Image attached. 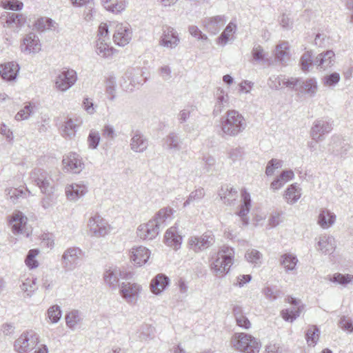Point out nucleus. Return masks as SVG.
Wrapping results in <instances>:
<instances>
[{"label":"nucleus","instance_id":"obj_17","mask_svg":"<svg viewBox=\"0 0 353 353\" xmlns=\"http://www.w3.org/2000/svg\"><path fill=\"white\" fill-rule=\"evenodd\" d=\"M64 168L75 174L80 173L84 168L81 157L76 152H70L62 160Z\"/></svg>","mask_w":353,"mask_h":353},{"label":"nucleus","instance_id":"obj_49","mask_svg":"<svg viewBox=\"0 0 353 353\" xmlns=\"http://www.w3.org/2000/svg\"><path fill=\"white\" fill-rule=\"evenodd\" d=\"M27 191V189L24 191L23 189L19 188H7L6 190V194L13 203L17 202L20 198L26 197Z\"/></svg>","mask_w":353,"mask_h":353},{"label":"nucleus","instance_id":"obj_41","mask_svg":"<svg viewBox=\"0 0 353 353\" xmlns=\"http://www.w3.org/2000/svg\"><path fill=\"white\" fill-rule=\"evenodd\" d=\"M236 29V23L230 21L228 24L223 32L219 37V43H221V45H225L227 42L229 41L230 36L235 32Z\"/></svg>","mask_w":353,"mask_h":353},{"label":"nucleus","instance_id":"obj_20","mask_svg":"<svg viewBox=\"0 0 353 353\" xmlns=\"http://www.w3.org/2000/svg\"><path fill=\"white\" fill-rule=\"evenodd\" d=\"M179 43V38L175 30L170 26L163 28L160 44L168 48H174Z\"/></svg>","mask_w":353,"mask_h":353},{"label":"nucleus","instance_id":"obj_53","mask_svg":"<svg viewBox=\"0 0 353 353\" xmlns=\"http://www.w3.org/2000/svg\"><path fill=\"white\" fill-rule=\"evenodd\" d=\"M155 329L150 325H144L141 328L139 338L141 341H148L154 336Z\"/></svg>","mask_w":353,"mask_h":353},{"label":"nucleus","instance_id":"obj_24","mask_svg":"<svg viewBox=\"0 0 353 353\" xmlns=\"http://www.w3.org/2000/svg\"><path fill=\"white\" fill-rule=\"evenodd\" d=\"M226 17L224 15H217L205 18L203 21L206 30L211 34H216L226 23Z\"/></svg>","mask_w":353,"mask_h":353},{"label":"nucleus","instance_id":"obj_55","mask_svg":"<svg viewBox=\"0 0 353 353\" xmlns=\"http://www.w3.org/2000/svg\"><path fill=\"white\" fill-rule=\"evenodd\" d=\"M116 79L114 77H109L105 82V91L109 95V99L113 101L115 98Z\"/></svg>","mask_w":353,"mask_h":353},{"label":"nucleus","instance_id":"obj_45","mask_svg":"<svg viewBox=\"0 0 353 353\" xmlns=\"http://www.w3.org/2000/svg\"><path fill=\"white\" fill-rule=\"evenodd\" d=\"M340 80L341 76L339 73L334 72L330 74L325 75L322 78L321 81L323 85L332 88L336 86Z\"/></svg>","mask_w":353,"mask_h":353},{"label":"nucleus","instance_id":"obj_36","mask_svg":"<svg viewBox=\"0 0 353 353\" xmlns=\"http://www.w3.org/2000/svg\"><path fill=\"white\" fill-rule=\"evenodd\" d=\"M103 6L109 12L118 14L124 10L127 3L125 0H101Z\"/></svg>","mask_w":353,"mask_h":353},{"label":"nucleus","instance_id":"obj_10","mask_svg":"<svg viewBox=\"0 0 353 353\" xmlns=\"http://www.w3.org/2000/svg\"><path fill=\"white\" fill-rule=\"evenodd\" d=\"M285 301L290 305H293V307L289 309L283 310L281 312V315L285 321L292 322L299 317L301 313L303 311L304 305L301 303L299 299H296L291 296H288L285 299Z\"/></svg>","mask_w":353,"mask_h":353},{"label":"nucleus","instance_id":"obj_11","mask_svg":"<svg viewBox=\"0 0 353 353\" xmlns=\"http://www.w3.org/2000/svg\"><path fill=\"white\" fill-rule=\"evenodd\" d=\"M88 225L92 235L96 237L103 236L109 232L108 223L99 214L92 216L89 219Z\"/></svg>","mask_w":353,"mask_h":353},{"label":"nucleus","instance_id":"obj_1","mask_svg":"<svg viewBox=\"0 0 353 353\" xmlns=\"http://www.w3.org/2000/svg\"><path fill=\"white\" fill-rule=\"evenodd\" d=\"M172 209L164 208L156 213L153 219L148 223L141 224L137 230V236L143 240H152L159 234L160 228L163 227L164 222L170 217Z\"/></svg>","mask_w":353,"mask_h":353},{"label":"nucleus","instance_id":"obj_29","mask_svg":"<svg viewBox=\"0 0 353 353\" xmlns=\"http://www.w3.org/2000/svg\"><path fill=\"white\" fill-rule=\"evenodd\" d=\"M182 139L178 134L174 132H170L164 139L163 147L167 150L173 152L181 150Z\"/></svg>","mask_w":353,"mask_h":353},{"label":"nucleus","instance_id":"obj_9","mask_svg":"<svg viewBox=\"0 0 353 353\" xmlns=\"http://www.w3.org/2000/svg\"><path fill=\"white\" fill-rule=\"evenodd\" d=\"M119 294L128 303H135L141 292V286L136 283L123 282L120 284Z\"/></svg>","mask_w":353,"mask_h":353},{"label":"nucleus","instance_id":"obj_35","mask_svg":"<svg viewBox=\"0 0 353 353\" xmlns=\"http://www.w3.org/2000/svg\"><path fill=\"white\" fill-rule=\"evenodd\" d=\"M298 259L292 253H285L281 256L280 264L284 268L286 272H291L296 270Z\"/></svg>","mask_w":353,"mask_h":353},{"label":"nucleus","instance_id":"obj_18","mask_svg":"<svg viewBox=\"0 0 353 353\" xmlns=\"http://www.w3.org/2000/svg\"><path fill=\"white\" fill-rule=\"evenodd\" d=\"M19 65L15 61H10L0 65V76L7 82L14 81L19 72Z\"/></svg>","mask_w":353,"mask_h":353},{"label":"nucleus","instance_id":"obj_33","mask_svg":"<svg viewBox=\"0 0 353 353\" xmlns=\"http://www.w3.org/2000/svg\"><path fill=\"white\" fill-rule=\"evenodd\" d=\"M164 238L165 243L175 249H178L182 242V236L178 234L175 227L167 230Z\"/></svg>","mask_w":353,"mask_h":353},{"label":"nucleus","instance_id":"obj_6","mask_svg":"<svg viewBox=\"0 0 353 353\" xmlns=\"http://www.w3.org/2000/svg\"><path fill=\"white\" fill-rule=\"evenodd\" d=\"M39 343V336L32 330L23 332L14 343V350L18 353H28Z\"/></svg>","mask_w":353,"mask_h":353},{"label":"nucleus","instance_id":"obj_39","mask_svg":"<svg viewBox=\"0 0 353 353\" xmlns=\"http://www.w3.org/2000/svg\"><path fill=\"white\" fill-rule=\"evenodd\" d=\"M81 321V313L79 310H72L65 315L66 325L72 330H74Z\"/></svg>","mask_w":353,"mask_h":353},{"label":"nucleus","instance_id":"obj_59","mask_svg":"<svg viewBox=\"0 0 353 353\" xmlns=\"http://www.w3.org/2000/svg\"><path fill=\"white\" fill-rule=\"evenodd\" d=\"M101 134L103 138L110 141H114L117 136L114 127L109 124H105L101 130Z\"/></svg>","mask_w":353,"mask_h":353},{"label":"nucleus","instance_id":"obj_40","mask_svg":"<svg viewBox=\"0 0 353 353\" xmlns=\"http://www.w3.org/2000/svg\"><path fill=\"white\" fill-rule=\"evenodd\" d=\"M96 48L97 54L103 58L110 57L113 52V48L108 45L105 40L97 41Z\"/></svg>","mask_w":353,"mask_h":353},{"label":"nucleus","instance_id":"obj_5","mask_svg":"<svg viewBox=\"0 0 353 353\" xmlns=\"http://www.w3.org/2000/svg\"><path fill=\"white\" fill-rule=\"evenodd\" d=\"M30 179L42 193L50 196L54 192V180L50 172L41 168H35L30 173Z\"/></svg>","mask_w":353,"mask_h":353},{"label":"nucleus","instance_id":"obj_46","mask_svg":"<svg viewBox=\"0 0 353 353\" xmlns=\"http://www.w3.org/2000/svg\"><path fill=\"white\" fill-rule=\"evenodd\" d=\"M101 141L100 133L94 129H92L88 137V145L90 149L95 150L98 148Z\"/></svg>","mask_w":353,"mask_h":353},{"label":"nucleus","instance_id":"obj_16","mask_svg":"<svg viewBox=\"0 0 353 353\" xmlns=\"http://www.w3.org/2000/svg\"><path fill=\"white\" fill-rule=\"evenodd\" d=\"M149 146L148 139L139 130L132 132L130 141L131 150L136 153H143Z\"/></svg>","mask_w":353,"mask_h":353},{"label":"nucleus","instance_id":"obj_31","mask_svg":"<svg viewBox=\"0 0 353 353\" xmlns=\"http://www.w3.org/2000/svg\"><path fill=\"white\" fill-rule=\"evenodd\" d=\"M336 221V215L330 210L323 208L320 210L318 224L323 229L330 228Z\"/></svg>","mask_w":353,"mask_h":353},{"label":"nucleus","instance_id":"obj_13","mask_svg":"<svg viewBox=\"0 0 353 353\" xmlns=\"http://www.w3.org/2000/svg\"><path fill=\"white\" fill-rule=\"evenodd\" d=\"M113 35L114 42L119 46H125L132 39V30L128 23H116Z\"/></svg>","mask_w":353,"mask_h":353},{"label":"nucleus","instance_id":"obj_34","mask_svg":"<svg viewBox=\"0 0 353 353\" xmlns=\"http://www.w3.org/2000/svg\"><path fill=\"white\" fill-rule=\"evenodd\" d=\"M318 250L323 254H330L333 252L335 249V240L332 236H321L318 241Z\"/></svg>","mask_w":353,"mask_h":353},{"label":"nucleus","instance_id":"obj_32","mask_svg":"<svg viewBox=\"0 0 353 353\" xmlns=\"http://www.w3.org/2000/svg\"><path fill=\"white\" fill-rule=\"evenodd\" d=\"M301 194V188L296 183H293L286 189L283 198L288 204L293 205L298 201Z\"/></svg>","mask_w":353,"mask_h":353},{"label":"nucleus","instance_id":"obj_56","mask_svg":"<svg viewBox=\"0 0 353 353\" xmlns=\"http://www.w3.org/2000/svg\"><path fill=\"white\" fill-rule=\"evenodd\" d=\"M48 317L52 323H57L61 316V311L58 305H52L48 310Z\"/></svg>","mask_w":353,"mask_h":353},{"label":"nucleus","instance_id":"obj_52","mask_svg":"<svg viewBox=\"0 0 353 353\" xmlns=\"http://www.w3.org/2000/svg\"><path fill=\"white\" fill-rule=\"evenodd\" d=\"M301 70L306 72L309 71L310 67L314 64L312 59V53L311 51H307L303 54L300 59Z\"/></svg>","mask_w":353,"mask_h":353},{"label":"nucleus","instance_id":"obj_14","mask_svg":"<svg viewBox=\"0 0 353 353\" xmlns=\"http://www.w3.org/2000/svg\"><path fill=\"white\" fill-rule=\"evenodd\" d=\"M77 79V72L74 70H68L62 71L56 77V88L61 92L66 91L75 83Z\"/></svg>","mask_w":353,"mask_h":353},{"label":"nucleus","instance_id":"obj_48","mask_svg":"<svg viewBox=\"0 0 353 353\" xmlns=\"http://www.w3.org/2000/svg\"><path fill=\"white\" fill-rule=\"evenodd\" d=\"M205 196L204 189L202 188H199L192 191L187 200L184 202L183 206L186 207L193 202H199Z\"/></svg>","mask_w":353,"mask_h":353},{"label":"nucleus","instance_id":"obj_22","mask_svg":"<svg viewBox=\"0 0 353 353\" xmlns=\"http://www.w3.org/2000/svg\"><path fill=\"white\" fill-rule=\"evenodd\" d=\"M28 219L23 212L19 210L14 211L10 216V224L12 231L14 234H22L26 225Z\"/></svg>","mask_w":353,"mask_h":353},{"label":"nucleus","instance_id":"obj_30","mask_svg":"<svg viewBox=\"0 0 353 353\" xmlns=\"http://www.w3.org/2000/svg\"><path fill=\"white\" fill-rule=\"evenodd\" d=\"M242 203L241 204L240 210L237 212V215L241 217L243 224L247 225L249 220L246 216L249 213L251 206V199L250 194L243 190L241 192Z\"/></svg>","mask_w":353,"mask_h":353},{"label":"nucleus","instance_id":"obj_21","mask_svg":"<svg viewBox=\"0 0 353 353\" xmlns=\"http://www.w3.org/2000/svg\"><path fill=\"white\" fill-rule=\"evenodd\" d=\"M21 51L26 53H37L41 50L39 37L34 33L27 34L23 39L21 46Z\"/></svg>","mask_w":353,"mask_h":353},{"label":"nucleus","instance_id":"obj_58","mask_svg":"<svg viewBox=\"0 0 353 353\" xmlns=\"http://www.w3.org/2000/svg\"><path fill=\"white\" fill-rule=\"evenodd\" d=\"M53 21L49 18L41 17L37 19L34 23L36 29L43 32L47 29H50L52 26Z\"/></svg>","mask_w":353,"mask_h":353},{"label":"nucleus","instance_id":"obj_38","mask_svg":"<svg viewBox=\"0 0 353 353\" xmlns=\"http://www.w3.org/2000/svg\"><path fill=\"white\" fill-rule=\"evenodd\" d=\"M216 103L214 107V112L216 114L222 111V108L228 104V95L223 89L218 88L216 92Z\"/></svg>","mask_w":353,"mask_h":353},{"label":"nucleus","instance_id":"obj_50","mask_svg":"<svg viewBox=\"0 0 353 353\" xmlns=\"http://www.w3.org/2000/svg\"><path fill=\"white\" fill-rule=\"evenodd\" d=\"M245 257L248 262L255 265H260L261 264L262 254L255 249L248 250L245 253Z\"/></svg>","mask_w":353,"mask_h":353},{"label":"nucleus","instance_id":"obj_44","mask_svg":"<svg viewBox=\"0 0 353 353\" xmlns=\"http://www.w3.org/2000/svg\"><path fill=\"white\" fill-rule=\"evenodd\" d=\"M289 46L288 42H283L276 47L275 58L276 60L283 62L285 61L288 56Z\"/></svg>","mask_w":353,"mask_h":353},{"label":"nucleus","instance_id":"obj_62","mask_svg":"<svg viewBox=\"0 0 353 353\" xmlns=\"http://www.w3.org/2000/svg\"><path fill=\"white\" fill-rule=\"evenodd\" d=\"M283 165V161L279 160L276 159H272L268 163L266 166L265 169V174L268 176H272L274 170L276 169L280 168L282 167Z\"/></svg>","mask_w":353,"mask_h":353},{"label":"nucleus","instance_id":"obj_42","mask_svg":"<svg viewBox=\"0 0 353 353\" xmlns=\"http://www.w3.org/2000/svg\"><path fill=\"white\" fill-rule=\"evenodd\" d=\"M320 334L319 328L315 325L310 326L305 334V339L309 345L314 346L317 343Z\"/></svg>","mask_w":353,"mask_h":353},{"label":"nucleus","instance_id":"obj_54","mask_svg":"<svg viewBox=\"0 0 353 353\" xmlns=\"http://www.w3.org/2000/svg\"><path fill=\"white\" fill-rule=\"evenodd\" d=\"M330 281L341 285H346L353 280V275L342 274L341 273H335L330 279Z\"/></svg>","mask_w":353,"mask_h":353},{"label":"nucleus","instance_id":"obj_57","mask_svg":"<svg viewBox=\"0 0 353 353\" xmlns=\"http://www.w3.org/2000/svg\"><path fill=\"white\" fill-rule=\"evenodd\" d=\"M39 254V250L37 249H32L29 250L25 262L27 266H28L30 268L33 269L38 266L39 263L35 259L36 256Z\"/></svg>","mask_w":353,"mask_h":353},{"label":"nucleus","instance_id":"obj_23","mask_svg":"<svg viewBox=\"0 0 353 353\" xmlns=\"http://www.w3.org/2000/svg\"><path fill=\"white\" fill-rule=\"evenodd\" d=\"M335 54L332 50H327L319 54L314 60V65L320 69L325 70L334 65Z\"/></svg>","mask_w":353,"mask_h":353},{"label":"nucleus","instance_id":"obj_8","mask_svg":"<svg viewBox=\"0 0 353 353\" xmlns=\"http://www.w3.org/2000/svg\"><path fill=\"white\" fill-rule=\"evenodd\" d=\"M81 250L79 248L72 247L66 249L61 256V266L65 272L73 271L79 266Z\"/></svg>","mask_w":353,"mask_h":353},{"label":"nucleus","instance_id":"obj_51","mask_svg":"<svg viewBox=\"0 0 353 353\" xmlns=\"http://www.w3.org/2000/svg\"><path fill=\"white\" fill-rule=\"evenodd\" d=\"M34 105L31 103H28L25 105L23 109L19 110L15 115V119L17 121H22L28 119L34 112Z\"/></svg>","mask_w":353,"mask_h":353},{"label":"nucleus","instance_id":"obj_3","mask_svg":"<svg viewBox=\"0 0 353 353\" xmlns=\"http://www.w3.org/2000/svg\"><path fill=\"white\" fill-rule=\"evenodd\" d=\"M234 251L229 246H223L218 251L216 257L212 258L210 268L216 276L227 274L233 264Z\"/></svg>","mask_w":353,"mask_h":353},{"label":"nucleus","instance_id":"obj_2","mask_svg":"<svg viewBox=\"0 0 353 353\" xmlns=\"http://www.w3.org/2000/svg\"><path fill=\"white\" fill-rule=\"evenodd\" d=\"M247 127L243 116L235 110L227 111L221 119L220 135L223 137H235L242 133Z\"/></svg>","mask_w":353,"mask_h":353},{"label":"nucleus","instance_id":"obj_47","mask_svg":"<svg viewBox=\"0 0 353 353\" xmlns=\"http://www.w3.org/2000/svg\"><path fill=\"white\" fill-rule=\"evenodd\" d=\"M196 110V107L193 105H188L178 114L177 119L181 124L185 123L190 115Z\"/></svg>","mask_w":353,"mask_h":353},{"label":"nucleus","instance_id":"obj_4","mask_svg":"<svg viewBox=\"0 0 353 353\" xmlns=\"http://www.w3.org/2000/svg\"><path fill=\"white\" fill-rule=\"evenodd\" d=\"M231 344L236 350L245 353H259L261 343L250 334L235 333L231 340Z\"/></svg>","mask_w":353,"mask_h":353},{"label":"nucleus","instance_id":"obj_64","mask_svg":"<svg viewBox=\"0 0 353 353\" xmlns=\"http://www.w3.org/2000/svg\"><path fill=\"white\" fill-rule=\"evenodd\" d=\"M339 326L344 330L350 332H353V322L352 319L346 316L341 317L339 321Z\"/></svg>","mask_w":353,"mask_h":353},{"label":"nucleus","instance_id":"obj_27","mask_svg":"<svg viewBox=\"0 0 353 353\" xmlns=\"http://www.w3.org/2000/svg\"><path fill=\"white\" fill-rule=\"evenodd\" d=\"M150 252L143 246H139L132 248L130 254V259L138 266L144 265L150 257Z\"/></svg>","mask_w":353,"mask_h":353},{"label":"nucleus","instance_id":"obj_60","mask_svg":"<svg viewBox=\"0 0 353 353\" xmlns=\"http://www.w3.org/2000/svg\"><path fill=\"white\" fill-rule=\"evenodd\" d=\"M202 248L204 250L212 246L214 243V236L211 232H205L201 236H199Z\"/></svg>","mask_w":353,"mask_h":353},{"label":"nucleus","instance_id":"obj_61","mask_svg":"<svg viewBox=\"0 0 353 353\" xmlns=\"http://www.w3.org/2000/svg\"><path fill=\"white\" fill-rule=\"evenodd\" d=\"M36 281L37 279H26L20 286L22 291L27 292L28 296H31L32 292H34L36 288Z\"/></svg>","mask_w":353,"mask_h":353},{"label":"nucleus","instance_id":"obj_37","mask_svg":"<svg viewBox=\"0 0 353 353\" xmlns=\"http://www.w3.org/2000/svg\"><path fill=\"white\" fill-rule=\"evenodd\" d=\"M219 195L225 204L231 205L238 197V192L233 188L228 185L222 186L219 191Z\"/></svg>","mask_w":353,"mask_h":353},{"label":"nucleus","instance_id":"obj_15","mask_svg":"<svg viewBox=\"0 0 353 353\" xmlns=\"http://www.w3.org/2000/svg\"><path fill=\"white\" fill-rule=\"evenodd\" d=\"M350 149L348 143L338 135L332 137L330 143L328 145V152L337 157L344 158Z\"/></svg>","mask_w":353,"mask_h":353},{"label":"nucleus","instance_id":"obj_25","mask_svg":"<svg viewBox=\"0 0 353 353\" xmlns=\"http://www.w3.org/2000/svg\"><path fill=\"white\" fill-rule=\"evenodd\" d=\"M88 192L86 185L82 183H72L65 188V194L68 200L76 201Z\"/></svg>","mask_w":353,"mask_h":353},{"label":"nucleus","instance_id":"obj_26","mask_svg":"<svg viewBox=\"0 0 353 353\" xmlns=\"http://www.w3.org/2000/svg\"><path fill=\"white\" fill-rule=\"evenodd\" d=\"M170 284V279L163 274H159L154 277L150 283L151 292L156 294H160Z\"/></svg>","mask_w":353,"mask_h":353},{"label":"nucleus","instance_id":"obj_28","mask_svg":"<svg viewBox=\"0 0 353 353\" xmlns=\"http://www.w3.org/2000/svg\"><path fill=\"white\" fill-rule=\"evenodd\" d=\"M319 85L316 78H308L305 80L301 79L300 88H296V91L307 94L310 97H314L317 91Z\"/></svg>","mask_w":353,"mask_h":353},{"label":"nucleus","instance_id":"obj_12","mask_svg":"<svg viewBox=\"0 0 353 353\" xmlns=\"http://www.w3.org/2000/svg\"><path fill=\"white\" fill-rule=\"evenodd\" d=\"M332 130V123L324 119L314 121L310 130V137L315 142L323 139L324 134L329 133Z\"/></svg>","mask_w":353,"mask_h":353},{"label":"nucleus","instance_id":"obj_19","mask_svg":"<svg viewBox=\"0 0 353 353\" xmlns=\"http://www.w3.org/2000/svg\"><path fill=\"white\" fill-rule=\"evenodd\" d=\"M104 281L109 287L115 290L120 287L119 279H128V274L123 273L119 268H114L106 270L103 275Z\"/></svg>","mask_w":353,"mask_h":353},{"label":"nucleus","instance_id":"obj_7","mask_svg":"<svg viewBox=\"0 0 353 353\" xmlns=\"http://www.w3.org/2000/svg\"><path fill=\"white\" fill-rule=\"evenodd\" d=\"M3 28L18 32L26 23V17L22 14L6 12L0 17Z\"/></svg>","mask_w":353,"mask_h":353},{"label":"nucleus","instance_id":"obj_63","mask_svg":"<svg viewBox=\"0 0 353 353\" xmlns=\"http://www.w3.org/2000/svg\"><path fill=\"white\" fill-rule=\"evenodd\" d=\"M188 246L189 248L194 252H199L204 250V248H202L201 243H200L199 236H193L189 238Z\"/></svg>","mask_w":353,"mask_h":353},{"label":"nucleus","instance_id":"obj_43","mask_svg":"<svg viewBox=\"0 0 353 353\" xmlns=\"http://www.w3.org/2000/svg\"><path fill=\"white\" fill-rule=\"evenodd\" d=\"M63 136L72 139L75 136L77 125L72 119H68L63 126Z\"/></svg>","mask_w":353,"mask_h":353}]
</instances>
